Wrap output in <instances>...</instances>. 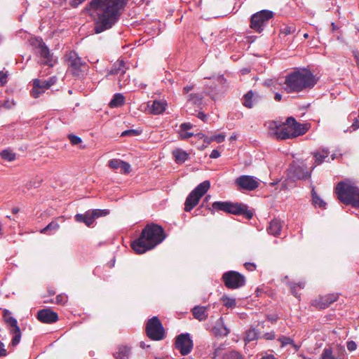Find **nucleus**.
<instances>
[{"instance_id":"obj_18","label":"nucleus","mask_w":359,"mask_h":359,"mask_svg":"<svg viewBox=\"0 0 359 359\" xmlns=\"http://www.w3.org/2000/svg\"><path fill=\"white\" fill-rule=\"evenodd\" d=\"M36 42L42 64L53 67L56 62V60L53 59V55L50 53L49 48L42 40H36Z\"/></svg>"},{"instance_id":"obj_7","label":"nucleus","mask_w":359,"mask_h":359,"mask_svg":"<svg viewBox=\"0 0 359 359\" xmlns=\"http://www.w3.org/2000/svg\"><path fill=\"white\" fill-rule=\"evenodd\" d=\"M210 182L205 180L199 184L187 196L184 203V210L190 212L197 205L201 197L208 191Z\"/></svg>"},{"instance_id":"obj_24","label":"nucleus","mask_w":359,"mask_h":359,"mask_svg":"<svg viewBox=\"0 0 359 359\" xmlns=\"http://www.w3.org/2000/svg\"><path fill=\"white\" fill-rule=\"evenodd\" d=\"M283 224L280 220L274 219L270 222L267 227V231L271 235L278 236L283 229Z\"/></svg>"},{"instance_id":"obj_43","label":"nucleus","mask_w":359,"mask_h":359,"mask_svg":"<svg viewBox=\"0 0 359 359\" xmlns=\"http://www.w3.org/2000/svg\"><path fill=\"white\" fill-rule=\"evenodd\" d=\"M8 72L0 71V86H4L8 81Z\"/></svg>"},{"instance_id":"obj_5","label":"nucleus","mask_w":359,"mask_h":359,"mask_svg":"<svg viewBox=\"0 0 359 359\" xmlns=\"http://www.w3.org/2000/svg\"><path fill=\"white\" fill-rule=\"evenodd\" d=\"M337 198L344 204L359 208V187L351 180L339 182L335 187Z\"/></svg>"},{"instance_id":"obj_37","label":"nucleus","mask_w":359,"mask_h":359,"mask_svg":"<svg viewBox=\"0 0 359 359\" xmlns=\"http://www.w3.org/2000/svg\"><path fill=\"white\" fill-rule=\"evenodd\" d=\"M59 224L55 222H51L50 224H48L45 228H43L41 233H46L48 231H55L59 229Z\"/></svg>"},{"instance_id":"obj_14","label":"nucleus","mask_w":359,"mask_h":359,"mask_svg":"<svg viewBox=\"0 0 359 359\" xmlns=\"http://www.w3.org/2000/svg\"><path fill=\"white\" fill-rule=\"evenodd\" d=\"M128 67L123 60H117L111 67L109 74L118 75V84L121 88L126 86L129 82L128 76L125 78V74Z\"/></svg>"},{"instance_id":"obj_64","label":"nucleus","mask_w":359,"mask_h":359,"mask_svg":"<svg viewBox=\"0 0 359 359\" xmlns=\"http://www.w3.org/2000/svg\"><path fill=\"white\" fill-rule=\"evenodd\" d=\"M261 359H276L273 355L269 354L265 356H263Z\"/></svg>"},{"instance_id":"obj_57","label":"nucleus","mask_w":359,"mask_h":359,"mask_svg":"<svg viewBox=\"0 0 359 359\" xmlns=\"http://www.w3.org/2000/svg\"><path fill=\"white\" fill-rule=\"evenodd\" d=\"M245 267L248 271H252L255 270L256 265L254 263L246 262L245 264Z\"/></svg>"},{"instance_id":"obj_60","label":"nucleus","mask_w":359,"mask_h":359,"mask_svg":"<svg viewBox=\"0 0 359 359\" xmlns=\"http://www.w3.org/2000/svg\"><path fill=\"white\" fill-rule=\"evenodd\" d=\"M198 117L203 121H207V115L205 114L203 112H199L198 114Z\"/></svg>"},{"instance_id":"obj_19","label":"nucleus","mask_w":359,"mask_h":359,"mask_svg":"<svg viewBox=\"0 0 359 359\" xmlns=\"http://www.w3.org/2000/svg\"><path fill=\"white\" fill-rule=\"evenodd\" d=\"M338 299V294H330L325 296L320 297L318 299L314 300L313 305L320 309H324L328 307L331 304L336 302Z\"/></svg>"},{"instance_id":"obj_38","label":"nucleus","mask_w":359,"mask_h":359,"mask_svg":"<svg viewBox=\"0 0 359 359\" xmlns=\"http://www.w3.org/2000/svg\"><path fill=\"white\" fill-rule=\"evenodd\" d=\"M33 86L39 87L41 90H43V92L49 88L48 85H46V80H41L38 79L33 81Z\"/></svg>"},{"instance_id":"obj_25","label":"nucleus","mask_w":359,"mask_h":359,"mask_svg":"<svg viewBox=\"0 0 359 359\" xmlns=\"http://www.w3.org/2000/svg\"><path fill=\"white\" fill-rule=\"evenodd\" d=\"M192 314L199 321H204L208 318V307L196 306L192 309Z\"/></svg>"},{"instance_id":"obj_61","label":"nucleus","mask_w":359,"mask_h":359,"mask_svg":"<svg viewBox=\"0 0 359 359\" xmlns=\"http://www.w3.org/2000/svg\"><path fill=\"white\" fill-rule=\"evenodd\" d=\"M222 351V348L220 347H218L216 348L213 353V358H216L218 357L220 354V351Z\"/></svg>"},{"instance_id":"obj_11","label":"nucleus","mask_w":359,"mask_h":359,"mask_svg":"<svg viewBox=\"0 0 359 359\" xmlns=\"http://www.w3.org/2000/svg\"><path fill=\"white\" fill-rule=\"evenodd\" d=\"M273 16V12L269 10H262L253 14L250 19V28L257 32H262Z\"/></svg>"},{"instance_id":"obj_41","label":"nucleus","mask_w":359,"mask_h":359,"mask_svg":"<svg viewBox=\"0 0 359 359\" xmlns=\"http://www.w3.org/2000/svg\"><path fill=\"white\" fill-rule=\"evenodd\" d=\"M68 139L69 140L72 145H78L81 144L82 142V140L81 137L73 134L68 135Z\"/></svg>"},{"instance_id":"obj_49","label":"nucleus","mask_w":359,"mask_h":359,"mask_svg":"<svg viewBox=\"0 0 359 359\" xmlns=\"http://www.w3.org/2000/svg\"><path fill=\"white\" fill-rule=\"evenodd\" d=\"M276 337V334L274 332H266L263 335V338L266 340H273Z\"/></svg>"},{"instance_id":"obj_40","label":"nucleus","mask_w":359,"mask_h":359,"mask_svg":"<svg viewBox=\"0 0 359 359\" xmlns=\"http://www.w3.org/2000/svg\"><path fill=\"white\" fill-rule=\"evenodd\" d=\"M321 359H336V358L332 355L331 348H325L322 353Z\"/></svg>"},{"instance_id":"obj_63","label":"nucleus","mask_w":359,"mask_h":359,"mask_svg":"<svg viewBox=\"0 0 359 359\" xmlns=\"http://www.w3.org/2000/svg\"><path fill=\"white\" fill-rule=\"evenodd\" d=\"M216 80L219 83H223L224 81H225V79L224 78L223 76H217L216 78Z\"/></svg>"},{"instance_id":"obj_36","label":"nucleus","mask_w":359,"mask_h":359,"mask_svg":"<svg viewBox=\"0 0 359 359\" xmlns=\"http://www.w3.org/2000/svg\"><path fill=\"white\" fill-rule=\"evenodd\" d=\"M1 158L8 161H13L15 159V154L12 151L5 149L1 153Z\"/></svg>"},{"instance_id":"obj_22","label":"nucleus","mask_w":359,"mask_h":359,"mask_svg":"<svg viewBox=\"0 0 359 359\" xmlns=\"http://www.w3.org/2000/svg\"><path fill=\"white\" fill-rule=\"evenodd\" d=\"M259 100V95L252 90H250L243 96V104L248 108H252Z\"/></svg>"},{"instance_id":"obj_9","label":"nucleus","mask_w":359,"mask_h":359,"mask_svg":"<svg viewBox=\"0 0 359 359\" xmlns=\"http://www.w3.org/2000/svg\"><path fill=\"white\" fill-rule=\"evenodd\" d=\"M66 57L69 69L74 75L82 76L88 72V65L75 51H70Z\"/></svg>"},{"instance_id":"obj_29","label":"nucleus","mask_w":359,"mask_h":359,"mask_svg":"<svg viewBox=\"0 0 359 359\" xmlns=\"http://www.w3.org/2000/svg\"><path fill=\"white\" fill-rule=\"evenodd\" d=\"M124 103V97L121 93H116L114 95L112 100L109 102L111 107H118Z\"/></svg>"},{"instance_id":"obj_8","label":"nucleus","mask_w":359,"mask_h":359,"mask_svg":"<svg viewBox=\"0 0 359 359\" xmlns=\"http://www.w3.org/2000/svg\"><path fill=\"white\" fill-rule=\"evenodd\" d=\"M315 166H311L309 170L306 160H298L290 164L288 175L293 180H306L311 175V172Z\"/></svg>"},{"instance_id":"obj_54","label":"nucleus","mask_w":359,"mask_h":359,"mask_svg":"<svg viewBox=\"0 0 359 359\" xmlns=\"http://www.w3.org/2000/svg\"><path fill=\"white\" fill-rule=\"evenodd\" d=\"M357 348V345L355 344V342H354L353 341H350L347 343V348L348 351H355Z\"/></svg>"},{"instance_id":"obj_59","label":"nucleus","mask_w":359,"mask_h":359,"mask_svg":"<svg viewBox=\"0 0 359 359\" xmlns=\"http://www.w3.org/2000/svg\"><path fill=\"white\" fill-rule=\"evenodd\" d=\"M219 156H220V153H219V151L218 150H217V149H214V150H212V152H211V154H210V157L211 158H218V157H219Z\"/></svg>"},{"instance_id":"obj_45","label":"nucleus","mask_w":359,"mask_h":359,"mask_svg":"<svg viewBox=\"0 0 359 359\" xmlns=\"http://www.w3.org/2000/svg\"><path fill=\"white\" fill-rule=\"evenodd\" d=\"M225 140V135L224 134H219L217 135H213L210 137V141H215L217 143H221L224 142Z\"/></svg>"},{"instance_id":"obj_10","label":"nucleus","mask_w":359,"mask_h":359,"mask_svg":"<svg viewBox=\"0 0 359 359\" xmlns=\"http://www.w3.org/2000/svg\"><path fill=\"white\" fill-rule=\"evenodd\" d=\"M147 336L154 341H160L165 337V330L158 317L154 316L146 324Z\"/></svg>"},{"instance_id":"obj_1","label":"nucleus","mask_w":359,"mask_h":359,"mask_svg":"<svg viewBox=\"0 0 359 359\" xmlns=\"http://www.w3.org/2000/svg\"><path fill=\"white\" fill-rule=\"evenodd\" d=\"M128 0H92L87 10L93 11L95 19V32L101 33L112 27L118 21Z\"/></svg>"},{"instance_id":"obj_62","label":"nucleus","mask_w":359,"mask_h":359,"mask_svg":"<svg viewBox=\"0 0 359 359\" xmlns=\"http://www.w3.org/2000/svg\"><path fill=\"white\" fill-rule=\"evenodd\" d=\"M192 89H193V86H187L184 88L183 91L184 93H188Z\"/></svg>"},{"instance_id":"obj_34","label":"nucleus","mask_w":359,"mask_h":359,"mask_svg":"<svg viewBox=\"0 0 359 359\" xmlns=\"http://www.w3.org/2000/svg\"><path fill=\"white\" fill-rule=\"evenodd\" d=\"M312 200L313 203L316 206H318L320 208H325L326 203L320 198V196L316 194L315 191V187H312Z\"/></svg>"},{"instance_id":"obj_21","label":"nucleus","mask_w":359,"mask_h":359,"mask_svg":"<svg viewBox=\"0 0 359 359\" xmlns=\"http://www.w3.org/2000/svg\"><path fill=\"white\" fill-rule=\"evenodd\" d=\"M108 165L111 169H120V172L122 174H128L130 172V165L120 159H111L109 161Z\"/></svg>"},{"instance_id":"obj_53","label":"nucleus","mask_w":359,"mask_h":359,"mask_svg":"<svg viewBox=\"0 0 359 359\" xmlns=\"http://www.w3.org/2000/svg\"><path fill=\"white\" fill-rule=\"evenodd\" d=\"M7 355V351L5 348L4 343L0 341V358Z\"/></svg>"},{"instance_id":"obj_58","label":"nucleus","mask_w":359,"mask_h":359,"mask_svg":"<svg viewBox=\"0 0 359 359\" xmlns=\"http://www.w3.org/2000/svg\"><path fill=\"white\" fill-rule=\"evenodd\" d=\"M353 55L354 57L355 63L357 65V67L359 69V51L358 50H353Z\"/></svg>"},{"instance_id":"obj_44","label":"nucleus","mask_w":359,"mask_h":359,"mask_svg":"<svg viewBox=\"0 0 359 359\" xmlns=\"http://www.w3.org/2000/svg\"><path fill=\"white\" fill-rule=\"evenodd\" d=\"M43 93V90H41L39 87H36L33 86V89L31 92V95L33 97L37 98L39 97Z\"/></svg>"},{"instance_id":"obj_33","label":"nucleus","mask_w":359,"mask_h":359,"mask_svg":"<svg viewBox=\"0 0 359 359\" xmlns=\"http://www.w3.org/2000/svg\"><path fill=\"white\" fill-rule=\"evenodd\" d=\"M202 97L198 94H190L188 96L187 105H201Z\"/></svg>"},{"instance_id":"obj_50","label":"nucleus","mask_w":359,"mask_h":359,"mask_svg":"<svg viewBox=\"0 0 359 359\" xmlns=\"http://www.w3.org/2000/svg\"><path fill=\"white\" fill-rule=\"evenodd\" d=\"M193 125L190 123H184L180 125L181 131H187L188 130L192 128Z\"/></svg>"},{"instance_id":"obj_35","label":"nucleus","mask_w":359,"mask_h":359,"mask_svg":"<svg viewBox=\"0 0 359 359\" xmlns=\"http://www.w3.org/2000/svg\"><path fill=\"white\" fill-rule=\"evenodd\" d=\"M222 357L223 359H244L243 355L235 350L226 352Z\"/></svg>"},{"instance_id":"obj_56","label":"nucleus","mask_w":359,"mask_h":359,"mask_svg":"<svg viewBox=\"0 0 359 359\" xmlns=\"http://www.w3.org/2000/svg\"><path fill=\"white\" fill-rule=\"evenodd\" d=\"M46 85H48V87L50 88L53 85H54L56 83L57 79L55 76H52L49 78L48 80H46Z\"/></svg>"},{"instance_id":"obj_2","label":"nucleus","mask_w":359,"mask_h":359,"mask_svg":"<svg viewBox=\"0 0 359 359\" xmlns=\"http://www.w3.org/2000/svg\"><path fill=\"white\" fill-rule=\"evenodd\" d=\"M165 238L163 229L151 223L145 226L139 238L131 242L130 246L137 254H143L154 248Z\"/></svg>"},{"instance_id":"obj_52","label":"nucleus","mask_w":359,"mask_h":359,"mask_svg":"<svg viewBox=\"0 0 359 359\" xmlns=\"http://www.w3.org/2000/svg\"><path fill=\"white\" fill-rule=\"evenodd\" d=\"M67 301V297L62 295H57L55 298V302L58 304H63Z\"/></svg>"},{"instance_id":"obj_28","label":"nucleus","mask_w":359,"mask_h":359,"mask_svg":"<svg viewBox=\"0 0 359 359\" xmlns=\"http://www.w3.org/2000/svg\"><path fill=\"white\" fill-rule=\"evenodd\" d=\"M130 350L126 346H120L117 348V351L114 353L116 359H128Z\"/></svg>"},{"instance_id":"obj_31","label":"nucleus","mask_w":359,"mask_h":359,"mask_svg":"<svg viewBox=\"0 0 359 359\" xmlns=\"http://www.w3.org/2000/svg\"><path fill=\"white\" fill-rule=\"evenodd\" d=\"M278 341L280 342L281 347H285L287 345H292L295 350H298L299 346H297L294 343L292 338L282 335L278 337Z\"/></svg>"},{"instance_id":"obj_12","label":"nucleus","mask_w":359,"mask_h":359,"mask_svg":"<svg viewBox=\"0 0 359 359\" xmlns=\"http://www.w3.org/2000/svg\"><path fill=\"white\" fill-rule=\"evenodd\" d=\"M222 280L224 285L231 290L240 288L245 285V276L236 271L225 272Z\"/></svg>"},{"instance_id":"obj_32","label":"nucleus","mask_w":359,"mask_h":359,"mask_svg":"<svg viewBox=\"0 0 359 359\" xmlns=\"http://www.w3.org/2000/svg\"><path fill=\"white\" fill-rule=\"evenodd\" d=\"M221 301L224 306L229 309H234L236 306V299L224 295L221 297Z\"/></svg>"},{"instance_id":"obj_23","label":"nucleus","mask_w":359,"mask_h":359,"mask_svg":"<svg viewBox=\"0 0 359 359\" xmlns=\"http://www.w3.org/2000/svg\"><path fill=\"white\" fill-rule=\"evenodd\" d=\"M166 103L165 101L154 100L150 104L148 103V107L150 113L158 115L163 113L165 110Z\"/></svg>"},{"instance_id":"obj_47","label":"nucleus","mask_w":359,"mask_h":359,"mask_svg":"<svg viewBox=\"0 0 359 359\" xmlns=\"http://www.w3.org/2000/svg\"><path fill=\"white\" fill-rule=\"evenodd\" d=\"M294 31L295 29L292 27H285L284 28L281 29L280 34L284 35H289L292 34Z\"/></svg>"},{"instance_id":"obj_46","label":"nucleus","mask_w":359,"mask_h":359,"mask_svg":"<svg viewBox=\"0 0 359 359\" xmlns=\"http://www.w3.org/2000/svg\"><path fill=\"white\" fill-rule=\"evenodd\" d=\"M139 134V133L137 132V130H126L123 132H122L121 136V137H125V136H135V135H137Z\"/></svg>"},{"instance_id":"obj_13","label":"nucleus","mask_w":359,"mask_h":359,"mask_svg":"<svg viewBox=\"0 0 359 359\" xmlns=\"http://www.w3.org/2000/svg\"><path fill=\"white\" fill-rule=\"evenodd\" d=\"M3 317L4 321L11 327V329L10 330V333L13 335L11 346H15L20 343L22 336L20 329L18 325L17 320L11 316L10 311L6 309L4 311Z\"/></svg>"},{"instance_id":"obj_4","label":"nucleus","mask_w":359,"mask_h":359,"mask_svg":"<svg viewBox=\"0 0 359 359\" xmlns=\"http://www.w3.org/2000/svg\"><path fill=\"white\" fill-rule=\"evenodd\" d=\"M316 83L313 74L308 70H296L286 76L285 90L288 93H299L313 88Z\"/></svg>"},{"instance_id":"obj_27","label":"nucleus","mask_w":359,"mask_h":359,"mask_svg":"<svg viewBox=\"0 0 359 359\" xmlns=\"http://www.w3.org/2000/svg\"><path fill=\"white\" fill-rule=\"evenodd\" d=\"M175 161L178 164L184 163L189 157V154L182 149H176L172 151Z\"/></svg>"},{"instance_id":"obj_48","label":"nucleus","mask_w":359,"mask_h":359,"mask_svg":"<svg viewBox=\"0 0 359 359\" xmlns=\"http://www.w3.org/2000/svg\"><path fill=\"white\" fill-rule=\"evenodd\" d=\"M194 135L193 133L187 132V131H180V137L181 140H187L191 137H193Z\"/></svg>"},{"instance_id":"obj_55","label":"nucleus","mask_w":359,"mask_h":359,"mask_svg":"<svg viewBox=\"0 0 359 359\" xmlns=\"http://www.w3.org/2000/svg\"><path fill=\"white\" fill-rule=\"evenodd\" d=\"M15 104L13 100H6L4 102L3 107L6 109H11Z\"/></svg>"},{"instance_id":"obj_42","label":"nucleus","mask_w":359,"mask_h":359,"mask_svg":"<svg viewBox=\"0 0 359 359\" xmlns=\"http://www.w3.org/2000/svg\"><path fill=\"white\" fill-rule=\"evenodd\" d=\"M358 128H359V114H358V116H356L353 118V121L351 127L349 128L348 130H345V132H348V131L352 132V131L356 130Z\"/></svg>"},{"instance_id":"obj_30","label":"nucleus","mask_w":359,"mask_h":359,"mask_svg":"<svg viewBox=\"0 0 359 359\" xmlns=\"http://www.w3.org/2000/svg\"><path fill=\"white\" fill-rule=\"evenodd\" d=\"M259 332L255 328H250L245 333V337L244 340L245 343H249L252 341L256 340L258 339Z\"/></svg>"},{"instance_id":"obj_3","label":"nucleus","mask_w":359,"mask_h":359,"mask_svg":"<svg viewBox=\"0 0 359 359\" xmlns=\"http://www.w3.org/2000/svg\"><path fill=\"white\" fill-rule=\"evenodd\" d=\"M268 127L278 140L292 139L305 134L309 130L306 124L298 123L293 117H288L284 123L269 122Z\"/></svg>"},{"instance_id":"obj_15","label":"nucleus","mask_w":359,"mask_h":359,"mask_svg":"<svg viewBox=\"0 0 359 359\" xmlns=\"http://www.w3.org/2000/svg\"><path fill=\"white\" fill-rule=\"evenodd\" d=\"M194 346L193 341L189 333L178 335L175 341V347L182 355H188Z\"/></svg>"},{"instance_id":"obj_6","label":"nucleus","mask_w":359,"mask_h":359,"mask_svg":"<svg viewBox=\"0 0 359 359\" xmlns=\"http://www.w3.org/2000/svg\"><path fill=\"white\" fill-rule=\"evenodd\" d=\"M212 208L223 210L227 213L243 215L246 219H251L253 212L248 210V207L243 204L233 203L231 202H215L212 203Z\"/></svg>"},{"instance_id":"obj_39","label":"nucleus","mask_w":359,"mask_h":359,"mask_svg":"<svg viewBox=\"0 0 359 359\" xmlns=\"http://www.w3.org/2000/svg\"><path fill=\"white\" fill-rule=\"evenodd\" d=\"M290 286L292 293L295 297H298L297 292L296 291V288H297V287H299L301 289L304 288L305 286V283L303 281H301V282H299L298 283H290Z\"/></svg>"},{"instance_id":"obj_51","label":"nucleus","mask_w":359,"mask_h":359,"mask_svg":"<svg viewBox=\"0 0 359 359\" xmlns=\"http://www.w3.org/2000/svg\"><path fill=\"white\" fill-rule=\"evenodd\" d=\"M229 330L224 325H222L221 328L219 329V334L223 336H227L229 333Z\"/></svg>"},{"instance_id":"obj_26","label":"nucleus","mask_w":359,"mask_h":359,"mask_svg":"<svg viewBox=\"0 0 359 359\" xmlns=\"http://www.w3.org/2000/svg\"><path fill=\"white\" fill-rule=\"evenodd\" d=\"M329 154V151L326 149H320L314 151L313 155L315 158L316 164L320 165L325 161V159L328 158Z\"/></svg>"},{"instance_id":"obj_16","label":"nucleus","mask_w":359,"mask_h":359,"mask_svg":"<svg viewBox=\"0 0 359 359\" xmlns=\"http://www.w3.org/2000/svg\"><path fill=\"white\" fill-rule=\"evenodd\" d=\"M235 183L239 190L247 191H253L259 185L258 180L250 175H242L236 180Z\"/></svg>"},{"instance_id":"obj_20","label":"nucleus","mask_w":359,"mask_h":359,"mask_svg":"<svg viewBox=\"0 0 359 359\" xmlns=\"http://www.w3.org/2000/svg\"><path fill=\"white\" fill-rule=\"evenodd\" d=\"M37 318L43 323H53L57 321L58 316L50 309H41L37 313Z\"/></svg>"},{"instance_id":"obj_17","label":"nucleus","mask_w":359,"mask_h":359,"mask_svg":"<svg viewBox=\"0 0 359 359\" xmlns=\"http://www.w3.org/2000/svg\"><path fill=\"white\" fill-rule=\"evenodd\" d=\"M108 214V210H94L91 212L88 211L85 214H77L75 216V219L79 222H83L88 226H90L93 224L95 218L99 217L106 215Z\"/></svg>"}]
</instances>
